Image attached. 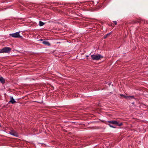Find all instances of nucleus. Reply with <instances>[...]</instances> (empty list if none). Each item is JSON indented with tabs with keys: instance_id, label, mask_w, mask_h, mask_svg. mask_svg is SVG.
Returning a JSON list of instances; mask_svg holds the SVG:
<instances>
[{
	"instance_id": "nucleus-1",
	"label": "nucleus",
	"mask_w": 148,
	"mask_h": 148,
	"mask_svg": "<svg viewBox=\"0 0 148 148\" xmlns=\"http://www.w3.org/2000/svg\"><path fill=\"white\" fill-rule=\"evenodd\" d=\"M92 60H98L103 58V56L99 54L92 55L91 56Z\"/></svg>"
},
{
	"instance_id": "nucleus-2",
	"label": "nucleus",
	"mask_w": 148,
	"mask_h": 148,
	"mask_svg": "<svg viewBox=\"0 0 148 148\" xmlns=\"http://www.w3.org/2000/svg\"><path fill=\"white\" fill-rule=\"evenodd\" d=\"M11 49L9 47H5L1 49H0V53H9L11 50Z\"/></svg>"
},
{
	"instance_id": "nucleus-3",
	"label": "nucleus",
	"mask_w": 148,
	"mask_h": 148,
	"mask_svg": "<svg viewBox=\"0 0 148 148\" xmlns=\"http://www.w3.org/2000/svg\"><path fill=\"white\" fill-rule=\"evenodd\" d=\"M19 33L20 32H16L14 34H10L9 35L12 37H22L20 35Z\"/></svg>"
},
{
	"instance_id": "nucleus-4",
	"label": "nucleus",
	"mask_w": 148,
	"mask_h": 148,
	"mask_svg": "<svg viewBox=\"0 0 148 148\" xmlns=\"http://www.w3.org/2000/svg\"><path fill=\"white\" fill-rule=\"evenodd\" d=\"M38 40L42 41V43L48 46L50 45V43L47 41V40L40 39Z\"/></svg>"
},
{
	"instance_id": "nucleus-5",
	"label": "nucleus",
	"mask_w": 148,
	"mask_h": 148,
	"mask_svg": "<svg viewBox=\"0 0 148 148\" xmlns=\"http://www.w3.org/2000/svg\"><path fill=\"white\" fill-rule=\"evenodd\" d=\"M10 134L14 136H17L18 134L14 130H12L10 132Z\"/></svg>"
},
{
	"instance_id": "nucleus-6",
	"label": "nucleus",
	"mask_w": 148,
	"mask_h": 148,
	"mask_svg": "<svg viewBox=\"0 0 148 148\" xmlns=\"http://www.w3.org/2000/svg\"><path fill=\"white\" fill-rule=\"evenodd\" d=\"M10 99L11 100L8 102L9 104H10V103H11L12 104L16 103V101H15V100L12 97H10Z\"/></svg>"
},
{
	"instance_id": "nucleus-7",
	"label": "nucleus",
	"mask_w": 148,
	"mask_h": 148,
	"mask_svg": "<svg viewBox=\"0 0 148 148\" xmlns=\"http://www.w3.org/2000/svg\"><path fill=\"white\" fill-rule=\"evenodd\" d=\"M120 96L121 97H123L124 98H127V99H130V98H134V97L133 96H126L123 94H120Z\"/></svg>"
},
{
	"instance_id": "nucleus-8",
	"label": "nucleus",
	"mask_w": 148,
	"mask_h": 148,
	"mask_svg": "<svg viewBox=\"0 0 148 148\" xmlns=\"http://www.w3.org/2000/svg\"><path fill=\"white\" fill-rule=\"evenodd\" d=\"M108 122L110 123V124H112L114 125H116L118 124V122L116 121H108Z\"/></svg>"
},
{
	"instance_id": "nucleus-9",
	"label": "nucleus",
	"mask_w": 148,
	"mask_h": 148,
	"mask_svg": "<svg viewBox=\"0 0 148 148\" xmlns=\"http://www.w3.org/2000/svg\"><path fill=\"white\" fill-rule=\"evenodd\" d=\"M0 82L2 84H4L5 82V80L1 76H0Z\"/></svg>"
},
{
	"instance_id": "nucleus-10",
	"label": "nucleus",
	"mask_w": 148,
	"mask_h": 148,
	"mask_svg": "<svg viewBox=\"0 0 148 148\" xmlns=\"http://www.w3.org/2000/svg\"><path fill=\"white\" fill-rule=\"evenodd\" d=\"M112 33L111 32L109 33L108 34H107L106 35L104 36V37H107V36H112Z\"/></svg>"
},
{
	"instance_id": "nucleus-11",
	"label": "nucleus",
	"mask_w": 148,
	"mask_h": 148,
	"mask_svg": "<svg viewBox=\"0 0 148 148\" xmlns=\"http://www.w3.org/2000/svg\"><path fill=\"white\" fill-rule=\"evenodd\" d=\"M45 24V23L42 21H40L39 22V25L40 26H42Z\"/></svg>"
},
{
	"instance_id": "nucleus-12",
	"label": "nucleus",
	"mask_w": 148,
	"mask_h": 148,
	"mask_svg": "<svg viewBox=\"0 0 148 148\" xmlns=\"http://www.w3.org/2000/svg\"><path fill=\"white\" fill-rule=\"evenodd\" d=\"M123 125V123H119L118 122V124H116V125H117L118 126H121Z\"/></svg>"
},
{
	"instance_id": "nucleus-13",
	"label": "nucleus",
	"mask_w": 148,
	"mask_h": 148,
	"mask_svg": "<svg viewBox=\"0 0 148 148\" xmlns=\"http://www.w3.org/2000/svg\"><path fill=\"white\" fill-rule=\"evenodd\" d=\"M111 127L113 128H116V127L115 126H113V125H112L110 124H108Z\"/></svg>"
},
{
	"instance_id": "nucleus-14",
	"label": "nucleus",
	"mask_w": 148,
	"mask_h": 148,
	"mask_svg": "<svg viewBox=\"0 0 148 148\" xmlns=\"http://www.w3.org/2000/svg\"><path fill=\"white\" fill-rule=\"evenodd\" d=\"M113 22L114 23L115 25H116L117 23V22L116 21H113Z\"/></svg>"
},
{
	"instance_id": "nucleus-15",
	"label": "nucleus",
	"mask_w": 148,
	"mask_h": 148,
	"mask_svg": "<svg viewBox=\"0 0 148 148\" xmlns=\"http://www.w3.org/2000/svg\"><path fill=\"white\" fill-rule=\"evenodd\" d=\"M73 96H74V97H78V95H74Z\"/></svg>"
},
{
	"instance_id": "nucleus-16",
	"label": "nucleus",
	"mask_w": 148,
	"mask_h": 148,
	"mask_svg": "<svg viewBox=\"0 0 148 148\" xmlns=\"http://www.w3.org/2000/svg\"><path fill=\"white\" fill-rule=\"evenodd\" d=\"M0 76H1L0 75Z\"/></svg>"
}]
</instances>
